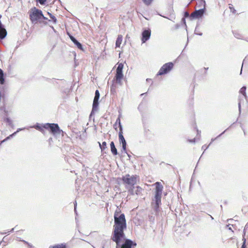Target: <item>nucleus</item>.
Instances as JSON below:
<instances>
[{
	"label": "nucleus",
	"mask_w": 248,
	"mask_h": 248,
	"mask_svg": "<svg viewBox=\"0 0 248 248\" xmlns=\"http://www.w3.org/2000/svg\"><path fill=\"white\" fill-rule=\"evenodd\" d=\"M151 31L150 29L145 30L142 32L141 42L142 43H145L150 38Z\"/></svg>",
	"instance_id": "12"
},
{
	"label": "nucleus",
	"mask_w": 248,
	"mask_h": 248,
	"mask_svg": "<svg viewBox=\"0 0 248 248\" xmlns=\"http://www.w3.org/2000/svg\"><path fill=\"white\" fill-rule=\"evenodd\" d=\"M126 154L127 155H128V156L129 157V158H130V156H130V155H129L127 152H126Z\"/></svg>",
	"instance_id": "45"
},
{
	"label": "nucleus",
	"mask_w": 248,
	"mask_h": 248,
	"mask_svg": "<svg viewBox=\"0 0 248 248\" xmlns=\"http://www.w3.org/2000/svg\"><path fill=\"white\" fill-rule=\"evenodd\" d=\"M117 123H118L119 124V130L120 129V126H122L121 124V121H120V116L117 118V119L116 120V124Z\"/></svg>",
	"instance_id": "31"
},
{
	"label": "nucleus",
	"mask_w": 248,
	"mask_h": 248,
	"mask_svg": "<svg viewBox=\"0 0 248 248\" xmlns=\"http://www.w3.org/2000/svg\"><path fill=\"white\" fill-rule=\"evenodd\" d=\"M16 134V132H14L12 134L9 135L8 137H10V139H11L13 136H15Z\"/></svg>",
	"instance_id": "36"
},
{
	"label": "nucleus",
	"mask_w": 248,
	"mask_h": 248,
	"mask_svg": "<svg viewBox=\"0 0 248 248\" xmlns=\"http://www.w3.org/2000/svg\"><path fill=\"white\" fill-rule=\"evenodd\" d=\"M145 93H142V94H141V95H144Z\"/></svg>",
	"instance_id": "47"
},
{
	"label": "nucleus",
	"mask_w": 248,
	"mask_h": 248,
	"mask_svg": "<svg viewBox=\"0 0 248 248\" xmlns=\"http://www.w3.org/2000/svg\"><path fill=\"white\" fill-rule=\"evenodd\" d=\"M110 150H111V152L112 154L114 155H117L118 154L117 150L115 147V144H114V143L113 141H111L110 142Z\"/></svg>",
	"instance_id": "17"
},
{
	"label": "nucleus",
	"mask_w": 248,
	"mask_h": 248,
	"mask_svg": "<svg viewBox=\"0 0 248 248\" xmlns=\"http://www.w3.org/2000/svg\"><path fill=\"white\" fill-rule=\"evenodd\" d=\"M99 97H100V93H99L98 90H97L95 91V96L94 98H96V99H99Z\"/></svg>",
	"instance_id": "29"
},
{
	"label": "nucleus",
	"mask_w": 248,
	"mask_h": 248,
	"mask_svg": "<svg viewBox=\"0 0 248 248\" xmlns=\"http://www.w3.org/2000/svg\"><path fill=\"white\" fill-rule=\"evenodd\" d=\"M174 64L172 62L166 63L160 68L157 75L163 76L168 74L172 70Z\"/></svg>",
	"instance_id": "6"
},
{
	"label": "nucleus",
	"mask_w": 248,
	"mask_h": 248,
	"mask_svg": "<svg viewBox=\"0 0 248 248\" xmlns=\"http://www.w3.org/2000/svg\"><path fill=\"white\" fill-rule=\"evenodd\" d=\"M41 19H43L45 20L47 19V18L45 16H44L43 15V16H41Z\"/></svg>",
	"instance_id": "41"
},
{
	"label": "nucleus",
	"mask_w": 248,
	"mask_h": 248,
	"mask_svg": "<svg viewBox=\"0 0 248 248\" xmlns=\"http://www.w3.org/2000/svg\"><path fill=\"white\" fill-rule=\"evenodd\" d=\"M24 129V128H23V129H22V128H18V129L16 130V131L15 132H16V133H18V132H19L20 131H21V130H23V129Z\"/></svg>",
	"instance_id": "39"
},
{
	"label": "nucleus",
	"mask_w": 248,
	"mask_h": 248,
	"mask_svg": "<svg viewBox=\"0 0 248 248\" xmlns=\"http://www.w3.org/2000/svg\"><path fill=\"white\" fill-rule=\"evenodd\" d=\"M76 206H77V202H76L74 204V206H75V212L76 213Z\"/></svg>",
	"instance_id": "43"
},
{
	"label": "nucleus",
	"mask_w": 248,
	"mask_h": 248,
	"mask_svg": "<svg viewBox=\"0 0 248 248\" xmlns=\"http://www.w3.org/2000/svg\"><path fill=\"white\" fill-rule=\"evenodd\" d=\"M98 143L99 144V147L102 151H104L107 148L106 142L103 141L102 144L98 142Z\"/></svg>",
	"instance_id": "22"
},
{
	"label": "nucleus",
	"mask_w": 248,
	"mask_h": 248,
	"mask_svg": "<svg viewBox=\"0 0 248 248\" xmlns=\"http://www.w3.org/2000/svg\"><path fill=\"white\" fill-rule=\"evenodd\" d=\"M211 218H212V219H213V217L212 216H211Z\"/></svg>",
	"instance_id": "48"
},
{
	"label": "nucleus",
	"mask_w": 248,
	"mask_h": 248,
	"mask_svg": "<svg viewBox=\"0 0 248 248\" xmlns=\"http://www.w3.org/2000/svg\"><path fill=\"white\" fill-rule=\"evenodd\" d=\"M246 87L243 86L240 90V93L242 94L239 97V102H238V108L239 113L241 112V104L244 102L245 100H247V95L246 93Z\"/></svg>",
	"instance_id": "10"
},
{
	"label": "nucleus",
	"mask_w": 248,
	"mask_h": 248,
	"mask_svg": "<svg viewBox=\"0 0 248 248\" xmlns=\"http://www.w3.org/2000/svg\"><path fill=\"white\" fill-rule=\"evenodd\" d=\"M124 79L125 78H113L112 80L111 81L112 84L110 86V93L111 94L113 95L116 94V89L122 85L123 80H124Z\"/></svg>",
	"instance_id": "7"
},
{
	"label": "nucleus",
	"mask_w": 248,
	"mask_h": 248,
	"mask_svg": "<svg viewBox=\"0 0 248 248\" xmlns=\"http://www.w3.org/2000/svg\"><path fill=\"white\" fill-rule=\"evenodd\" d=\"M137 178L138 176L136 175H130L127 174L122 177V180L124 183L126 185V186H134L137 183Z\"/></svg>",
	"instance_id": "4"
},
{
	"label": "nucleus",
	"mask_w": 248,
	"mask_h": 248,
	"mask_svg": "<svg viewBox=\"0 0 248 248\" xmlns=\"http://www.w3.org/2000/svg\"><path fill=\"white\" fill-rule=\"evenodd\" d=\"M143 2L146 5V6H149L150 5L152 2L153 1V0H142Z\"/></svg>",
	"instance_id": "26"
},
{
	"label": "nucleus",
	"mask_w": 248,
	"mask_h": 248,
	"mask_svg": "<svg viewBox=\"0 0 248 248\" xmlns=\"http://www.w3.org/2000/svg\"><path fill=\"white\" fill-rule=\"evenodd\" d=\"M146 82L148 84H150L151 85H153L154 83L152 78H146Z\"/></svg>",
	"instance_id": "30"
},
{
	"label": "nucleus",
	"mask_w": 248,
	"mask_h": 248,
	"mask_svg": "<svg viewBox=\"0 0 248 248\" xmlns=\"http://www.w3.org/2000/svg\"><path fill=\"white\" fill-rule=\"evenodd\" d=\"M48 15L49 16V17L51 18V19L53 20V22L54 23H56L57 22V19L55 17V16H54L53 15H52L51 13H50L49 12H48L47 13Z\"/></svg>",
	"instance_id": "27"
},
{
	"label": "nucleus",
	"mask_w": 248,
	"mask_h": 248,
	"mask_svg": "<svg viewBox=\"0 0 248 248\" xmlns=\"http://www.w3.org/2000/svg\"><path fill=\"white\" fill-rule=\"evenodd\" d=\"M155 189L154 198L153 199L151 203V206L154 210L156 212L159 211V206L161 204V199L163 189V186L160 182H156L155 183Z\"/></svg>",
	"instance_id": "2"
},
{
	"label": "nucleus",
	"mask_w": 248,
	"mask_h": 248,
	"mask_svg": "<svg viewBox=\"0 0 248 248\" xmlns=\"http://www.w3.org/2000/svg\"><path fill=\"white\" fill-rule=\"evenodd\" d=\"M14 230H15V228H14L12 229L11 230V231L8 232L7 233H9L10 232H13L14 231ZM5 233H7V232H3L2 234H5Z\"/></svg>",
	"instance_id": "37"
},
{
	"label": "nucleus",
	"mask_w": 248,
	"mask_h": 248,
	"mask_svg": "<svg viewBox=\"0 0 248 248\" xmlns=\"http://www.w3.org/2000/svg\"><path fill=\"white\" fill-rule=\"evenodd\" d=\"M208 146H208H206V145H204L202 146V149L205 151L208 148Z\"/></svg>",
	"instance_id": "34"
},
{
	"label": "nucleus",
	"mask_w": 248,
	"mask_h": 248,
	"mask_svg": "<svg viewBox=\"0 0 248 248\" xmlns=\"http://www.w3.org/2000/svg\"><path fill=\"white\" fill-rule=\"evenodd\" d=\"M243 244H242L241 248H246V240L245 238H244L243 239Z\"/></svg>",
	"instance_id": "32"
},
{
	"label": "nucleus",
	"mask_w": 248,
	"mask_h": 248,
	"mask_svg": "<svg viewBox=\"0 0 248 248\" xmlns=\"http://www.w3.org/2000/svg\"><path fill=\"white\" fill-rule=\"evenodd\" d=\"M6 141H7V140H6V139H4L3 140H1V141H0V144H2V143H3V142H5Z\"/></svg>",
	"instance_id": "42"
},
{
	"label": "nucleus",
	"mask_w": 248,
	"mask_h": 248,
	"mask_svg": "<svg viewBox=\"0 0 248 248\" xmlns=\"http://www.w3.org/2000/svg\"><path fill=\"white\" fill-rule=\"evenodd\" d=\"M29 14L30 19L32 23H36L41 19V16H43L42 11L36 7L31 8Z\"/></svg>",
	"instance_id": "3"
},
{
	"label": "nucleus",
	"mask_w": 248,
	"mask_h": 248,
	"mask_svg": "<svg viewBox=\"0 0 248 248\" xmlns=\"http://www.w3.org/2000/svg\"><path fill=\"white\" fill-rule=\"evenodd\" d=\"M5 139H6V140H9V139H10V137H9L8 136L7 137H6V138H5Z\"/></svg>",
	"instance_id": "44"
},
{
	"label": "nucleus",
	"mask_w": 248,
	"mask_h": 248,
	"mask_svg": "<svg viewBox=\"0 0 248 248\" xmlns=\"http://www.w3.org/2000/svg\"><path fill=\"white\" fill-rule=\"evenodd\" d=\"M229 8L231 12H232L233 14H236V10L235 9L233 5L232 4H229Z\"/></svg>",
	"instance_id": "23"
},
{
	"label": "nucleus",
	"mask_w": 248,
	"mask_h": 248,
	"mask_svg": "<svg viewBox=\"0 0 248 248\" xmlns=\"http://www.w3.org/2000/svg\"><path fill=\"white\" fill-rule=\"evenodd\" d=\"M3 73L2 70L0 68V78H3Z\"/></svg>",
	"instance_id": "35"
},
{
	"label": "nucleus",
	"mask_w": 248,
	"mask_h": 248,
	"mask_svg": "<svg viewBox=\"0 0 248 248\" xmlns=\"http://www.w3.org/2000/svg\"><path fill=\"white\" fill-rule=\"evenodd\" d=\"M123 36L122 35H119L116 41V47H119L122 43Z\"/></svg>",
	"instance_id": "18"
},
{
	"label": "nucleus",
	"mask_w": 248,
	"mask_h": 248,
	"mask_svg": "<svg viewBox=\"0 0 248 248\" xmlns=\"http://www.w3.org/2000/svg\"><path fill=\"white\" fill-rule=\"evenodd\" d=\"M70 39L71 41L76 45L77 47L80 50H83V48L82 47V45L78 42L73 36L70 35L69 33H68Z\"/></svg>",
	"instance_id": "14"
},
{
	"label": "nucleus",
	"mask_w": 248,
	"mask_h": 248,
	"mask_svg": "<svg viewBox=\"0 0 248 248\" xmlns=\"http://www.w3.org/2000/svg\"><path fill=\"white\" fill-rule=\"evenodd\" d=\"M135 189H136L135 194H136L137 195H140L143 190L142 188L140 186H137L135 187Z\"/></svg>",
	"instance_id": "20"
},
{
	"label": "nucleus",
	"mask_w": 248,
	"mask_h": 248,
	"mask_svg": "<svg viewBox=\"0 0 248 248\" xmlns=\"http://www.w3.org/2000/svg\"><path fill=\"white\" fill-rule=\"evenodd\" d=\"M126 188L128 189V193L131 195H134L135 194V190H134L135 186H125Z\"/></svg>",
	"instance_id": "19"
},
{
	"label": "nucleus",
	"mask_w": 248,
	"mask_h": 248,
	"mask_svg": "<svg viewBox=\"0 0 248 248\" xmlns=\"http://www.w3.org/2000/svg\"><path fill=\"white\" fill-rule=\"evenodd\" d=\"M195 139H193L192 140H189L188 141L191 143H194V142H195Z\"/></svg>",
	"instance_id": "38"
},
{
	"label": "nucleus",
	"mask_w": 248,
	"mask_h": 248,
	"mask_svg": "<svg viewBox=\"0 0 248 248\" xmlns=\"http://www.w3.org/2000/svg\"><path fill=\"white\" fill-rule=\"evenodd\" d=\"M119 139L120 143L122 144V149L123 151L126 153V142L123 135V127L120 126V129L119 132Z\"/></svg>",
	"instance_id": "11"
},
{
	"label": "nucleus",
	"mask_w": 248,
	"mask_h": 248,
	"mask_svg": "<svg viewBox=\"0 0 248 248\" xmlns=\"http://www.w3.org/2000/svg\"><path fill=\"white\" fill-rule=\"evenodd\" d=\"M49 248H66V246L63 244L57 245L53 247H50Z\"/></svg>",
	"instance_id": "25"
},
{
	"label": "nucleus",
	"mask_w": 248,
	"mask_h": 248,
	"mask_svg": "<svg viewBox=\"0 0 248 248\" xmlns=\"http://www.w3.org/2000/svg\"><path fill=\"white\" fill-rule=\"evenodd\" d=\"M84 133H86V129H84Z\"/></svg>",
	"instance_id": "46"
},
{
	"label": "nucleus",
	"mask_w": 248,
	"mask_h": 248,
	"mask_svg": "<svg viewBox=\"0 0 248 248\" xmlns=\"http://www.w3.org/2000/svg\"><path fill=\"white\" fill-rule=\"evenodd\" d=\"M118 66L116 69V74L115 78H120L123 77V69L124 68V64L122 63H117Z\"/></svg>",
	"instance_id": "13"
},
{
	"label": "nucleus",
	"mask_w": 248,
	"mask_h": 248,
	"mask_svg": "<svg viewBox=\"0 0 248 248\" xmlns=\"http://www.w3.org/2000/svg\"><path fill=\"white\" fill-rule=\"evenodd\" d=\"M204 3L205 2L203 1L202 0H200L199 4V5H201L202 6H203V8H204ZM204 12V8L200 9L192 13L191 14L190 16L194 18L200 17L203 15Z\"/></svg>",
	"instance_id": "8"
},
{
	"label": "nucleus",
	"mask_w": 248,
	"mask_h": 248,
	"mask_svg": "<svg viewBox=\"0 0 248 248\" xmlns=\"http://www.w3.org/2000/svg\"><path fill=\"white\" fill-rule=\"evenodd\" d=\"M116 244H117L116 243ZM137 246V243L129 239H126L124 242L120 246V243L119 245H117L116 248H133Z\"/></svg>",
	"instance_id": "9"
},
{
	"label": "nucleus",
	"mask_w": 248,
	"mask_h": 248,
	"mask_svg": "<svg viewBox=\"0 0 248 248\" xmlns=\"http://www.w3.org/2000/svg\"><path fill=\"white\" fill-rule=\"evenodd\" d=\"M17 239L19 241H22V242H24L25 244L28 245L30 247H31V248L32 247V246L30 243H29L28 242H27L24 240H21L19 237H17Z\"/></svg>",
	"instance_id": "28"
},
{
	"label": "nucleus",
	"mask_w": 248,
	"mask_h": 248,
	"mask_svg": "<svg viewBox=\"0 0 248 248\" xmlns=\"http://www.w3.org/2000/svg\"><path fill=\"white\" fill-rule=\"evenodd\" d=\"M7 34L6 30L3 27L2 24L0 21V38H4Z\"/></svg>",
	"instance_id": "15"
},
{
	"label": "nucleus",
	"mask_w": 248,
	"mask_h": 248,
	"mask_svg": "<svg viewBox=\"0 0 248 248\" xmlns=\"http://www.w3.org/2000/svg\"><path fill=\"white\" fill-rule=\"evenodd\" d=\"M5 82V78H0V84H3Z\"/></svg>",
	"instance_id": "33"
},
{
	"label": "nucleus",
	"mask_w": 248,
	"mask_h": 248,
	"mask_svg": "<svg viewBox=\"0 0 248 248\" xmlns=\"http://www.w3.org/2000/svg\"><path fill=\"white\" fill-rule=\"evenodd\" d=\"M98 100L99 99L94 98L91 114H92L93 112L96 110L99 104Z\"/></svg>",
	"instance_id": "16"
},
{
	"label": "nucleus",
	"mask_w": 248,
	"mask_h": 248,
	"mask_svg": "<svg viewBox=\"0 0 248 248\" xmlns=\"http://www.w3.org/2000/svg\"><path fill=\"white\" fill-rule=\"evenodd\" d=\"M32 127H34L35 129L40 131L41 132L44 133V129L43 127V125L42 126H40L39 124H37L34 126H33Z\"/></svg>",
	"instance_id": "21"
},
{
	"label": "nucleus",
	"mask_w": 248,
	"mask_h": 248,
	"mask_svg": "<svg viewBox=\"0 0 248 248\" xmlns=\"http://www.w3.org/2000/svg\"><path fill=\"white\" fill-rule=\"evenodd\" d=\"M43 127L45 129L49 130L50 132L53 135L63 132L62 130L60 129L57 124L46 123L43 125Z\"/></svg>",
	"instance_id": "5"
},
{
	"label": "nucleus",
	"mask_w": 248,
	"mask_h": 248,
	"mask_svg": "<svg viewBox=\"0 0 248 248\" xmlns=\"http://www.w3.org/2000/svg\"><path fill=\"white\" fill-rule=\"evenodd\" d=\"M114 218V231L111 239L118 245L121 239L124 237V230L126 228V220L124 214H121L119 217L115 214Z\"/></svg>",
	"instance_id": "1"
},
{
	"label": "nucleus",
	"mask_w": 248,
	"mask_h": 248,
	"mask_svg": "<svg viewBox=\"0 0 248 248\" xmlns=\"http://www.w3.org/2000/svg\"><path fill=\"white\" fill-rule=\"evenodd\" d=\"M4 121L8 124L9 125H10L11 127H13L14 125L12 121L9 118H6L4 119Z\"/></svg>",
	"instance_id": "24"
},
{
	"label": "nucleus",
	"mask_w": 248,
	"mask_h": 248,
	"mask_svg": "<svg viewBox=\"0 0 248 248\" xmlns=\"http://www.w3.org/2000/svg\"><path fill=\"white\" fill-rule=\"evenodd\" d=\"M227 130V129H226V130H225V131H224L222 133H221L220 135H219L217 137V138H218V137H220V136H221L222 134H223L225 132V131H226Z\"/></svg>",
	"instance_id": "40"
}]
</instances>
